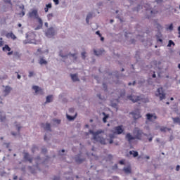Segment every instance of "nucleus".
<instances>
[{"label": "nucleus", "instance_id": "nucleus-1", "mask_svg": "<svg viewBox=\"0 0 180 180\" xmlns=\"http://www.w3.org/2000/svg\"><path fill=\"white\" fill-rule=\"evenodd\" d=\"M144 136H147V134L144 133L143 130L136 128L134 130V136L130 133H127L125 136V139L127 140L129 144H131L133 143V140L141 141L143 140V137H144Z\"/></svg>", "mask_w": 180, "mask_h": 180}, {"label": "nucleus", "instance_id": "nucleus-2", "mask_svg": "<svg viewBox=\"0 0 180 180\" xmlns=\"http://www.w3.org/2000/svg\"><path fill=\"white\" fill-rule=\"evenodd\" d=\"M101 133H103V131L98 130L96 132H94V131L89 130V134L94 136L93 140H94V141H98L101 144H106V139L99 135Z\"/></svg>", "mask_w": 180, "mask_h": 180}, {"label": "nucleus", "instance_id": "nucleus-3", "mask_svg": "<svg viewBox=\"0 0 180 180\" xmlns=\"http://www.w3.org/2000/svg\"><path fill=\"white\" fill-rule=\"evenodd\" d=\"M57 34V30L53 27H50L47 29L45 32V36L48 37V39H51V37H54Z\"/></svg>", "mask_w": 180, "mask_h": 180}, {"label": "nucleus", "instance_id": "nucleus-4", "mask_svg": "<svg viewBox=\"0 0 180 180\" xmlns=\"http://www.w3.org/2000/svg\"><path fill=\"white\" fill-rule=\"evenodd\" d=\"M158 32L155 34L157 41H160V43L162 44V34L161 33V29H162V25L160 23L157 24Z\"/></svg>", "mask_w": 180, "mask_h": 180}, {"label": "nucleus", "instance_id": "nucleus-5", "mask_svg": "<svg viewBox=\"0 0 180 180\" xmlns=\"http://www.w3.org/2000/svg\"><path fill=\"white\" fill-rule=\"evenodd\" d=\"M155 95L156 96L160 97V101H162V99H165V93H164L162 87L158 88L157 89Z\"/></svg>", "mask_w": 180, "mask_h": 180}, {"label": "nucleus", "instance_id": "nucleus-6", "mask_svg": "<svg viewBox=\"0 0 180 180\" xmlns=\"http://www.w3.org/2000/svg\"><path fill=\"white\" fill-rule=\"evenodd\" d=\"M77 53H73V54L70 53L68 55H64V54H63V51H61L59 53V56L60 57H62V58H68V56H70V57H72L73 61H77Z\"/></svg>", "mask_w": 180, "mask_h": 180}, {"label": "nucleus", "instance_id": "nucleus-7", "mask_svg": "<svg viewBox=\"0 0 180 180\" xmlns=\"http://www.w3.org/2000/svg\"><path fill=\"white\" fill-rule=\"evenodd\" d=\"M124 131V129H123V125H119L113 129V133L114 134H122Z\"/></svg>", "mask_w": 180, "mask_h": 180}, {"label": "nucleus", "instance_id": "nucleus-8", "mask_svg": "<svg viewBox=\"0 0 180 180\" xmlns=\"http://www.w3.org/2000/svg\"><path fill=\"white\" fill-rule=\"evenodd\" d=\"M130 115H132L134 120H137V119H140V117H141L140 110H136L134 112H130Z\"/></svg>", "mask_w": 180, "mask_h": 180}, {"label": "nucleus", "instance_id": "nucleus-9", "mask_svg": "<svg viewBox=\"0 0 180 180\" xmlns=\"http://www.w3.org/2000/svg\"><path fill=\"white\" fill-rule=\"evenodd\" d=\"M39 13L37 10H33L32 12L29 13V18H34L35 19L38 18Z\"/></svg>", "mask_w": 180, "mask_h": 180}, {"label": "nucleus", "instance_id": "nucleus-10", "mask_svg": "<svg viewBox=\"0 0 180 180\" xmlns=\"http://www.w3.org/2000/svg\"><path fill=\"white\" fill-rule=\"evenodd\" d=\"M146 117L147 120H149V122H154V120H157L156 115L150 113L146 114Z\"/></svg>", "mask_w": 180, "mask_h": 180}, {"label": "nucleus", "instance_id": "nucleus-11", "mask_svg": "<svg viewBox=\"0 0 180 180\" xmlns=\"http://www.w3.org/2000/svg\"><path fill=\"white\" fill-rule=\"evenodd\" d=\"M122 171L127 175H129V174H131V165H128L127 167H124L122 169Z\"/></svg>", "mask_w": 180, "mask_h": 180}, {"label": "nucleus", "instance_id": "nucleus-12", "mask_svg": "<svg viewBox=\"0 0 180 180\" xmlns=\"http://www.w3.org/2000/svg\"><path fill=\"white\" fill-rule=\"evenodd\" d=\"M128 99H129V101H132L134 102V103L135 102H139V101H140V97L139 96H127Z\"/></svg>", "mask_w": 180, "mask_h": 180}, {"label": "nucleus", "instance_id": "nucleus-13", "mask_svg": "<svg viewBox=\"0 0 180 180\" xmlns=\"http://www.w3.org/2000/svg\"><path fill=\"white\" fill-rule=\"evenodd\" d=\"M32 89L35 91V94H40V95H43V89L39 87V86H32Z\"/></svg>", "mask_w": 180, "mask_h": 180}, {"label": "nucleus", "instance_id": "nucleus-14", "mask_svg": "<svg viewBox=\"0 0 180 180\" xmlns=\"http://www.w3.org/2000/svg\"><path fill=\"white\" fill-rule=\"evenodd\" d=\"M41 127L43 129H44V130H47L49 131H51V128L50 124H49V123L41 124Z\"/></svg>", "mask_w": 180, "mask_h": 180}, {"label": "nucleus", "instance_id": "nucleus-15", "mask_svg": "<svg viewBox=\"0 0 180 180\" xmlns=\"http://www.w3.org/2000/svg\"><path fill=\"white\" fill-rule=\"evenodd\" d=\"M6 37H7V39H13V40H15L16 39V35H15L13 32H8L7 34H6Z\"/></svg>", "mask_w": 180, "mask_h": 180}, {"label": "nucleus", "instance_id": "nucleus-16", "mask_svg": "<svg viewBox=\"0 0 180 180\" xmlns=\"http://www.w3.org/2000/svg\"><path fill=\"white\" fill-rule=\"evenodd\" d=\"M70 77H71V79L74 82H77V81H79V79L78 78V75L77 74H70Z\"/></svg>", "mask_w": 180, "mask_h": 180}, {"label": "nucleus", "instance_id": "nucleus-17", "mask_svg": "<svg viewBox=\"0 0 180 180\" xmlns=\"http://www.w3.org/2000/svg\"><path fill=\"white\" fill-rule=\"evenodd\" d=\"M24 158L25 160H27L30 162H32V161H33V158H30V155H29V153H25Z\"/></svg>", "mask_w": 180, "mask_h": 180}, {"label": "nucleus", "instance_id": "nucleus-18", "mask_svg": "<svg viewBox=\"0 0 180 180\" xmlns=\"http://www.w3.org/2000/svg\"><path fill=\"white\" fill-rule=\"evenodd\" d=\"M94 53L95 54V56H102V54L103 53H105V51L104 50H98V51H96V50H94Z\"/></svg>", "mask_w": 180, "mask_h": 180}, {"label": "nucleus", "instance_id": "nucleus-19", "mask_svg": "<svg viewBox=\"0 0 180 180\" xmlns=\"http://www.w3.org/2000/svg\"><path fill=\"white\" fill-rule=\"evenodd\" d=\"M141 9H143V6L141 4H138L136 6V7H134L133 8V11H136V12H140V11H141Z\"/></svg>", "mask_w": 180, "mask_h": 180}, {"label": "nucleus", "instance_id": "nucleus-20", "mask_svg": "<svg viewBox=\"0 0 180 180\" xmlns=\"http://www.w3.org/2000/svg\"><path fill=\"white\" fill-rule=\"evenodd\" d=\"M13 60L14 61L16 60H19V58H20V53H19V52H15L13 53Z\"/></svg>", "mask_w": 180, "mask_h": 180}, {"label": "nucleus", "instance_id": "nucleus-21", "mask_svg": "<svg viewBox=\"0 0 180 180\" xmlns=\"http://www.w3.org/2000/svg\"><path fill=\"white\" fill-rule=\"evenodd\" d=\"M171 128H167L165 127H160V131H162L163 133L167 132V131H170Z\"/></svg>", "mask_w": 180, "mask_h": 180}, {"label": "nucleus", "instance_id": "nucleus-22", "mask_svg": "<svg viewBox=\"0 0 180 180\" xmlns=\"http://www.w3.org/2000/svg\"><path fill=\"white\" fill-rule=\"evenodd\" d=\"M129 154L131 155H133V157L136 158V157H138L139 156V152L137 151H134V150H130L129 151Z\"/></svg>", "mask_w": 180, "mask_h": 180}, {"label": "nucleus", "instance_id": "nucleus-23", "mask_svg": "<svg viewBox=\"0 0 180 180\" xmlns=\"http://www.w3.org/2000/svg\"><path fill=\"white\" fill-rule=\"evenodd\" d=\"M53 101V96L52 95H49L48 96H46V103H50V102Z\"/></svg>", "mask_w": 180, "mask_h": 180}, {"label": "nucleus", "instance_id": "nucleus-24", "mask_svg": "<svg viewBox=\"0 0 180 180\" xmlns=\"http://www.w3.org/2000/svg\"><path fill=\"white\" fill-rule=\"evenodd\" d=\"M12 91V88H11L9 86H6L4 90L5 94H8L9 92Z\"/></svg>", "mask_w": 180, "mask_h": 180}, {"label": "nucleus", "instance_id": "nucleus-25", "mask_svg": "<svg viewBox=\"0 0 180 180\" xmlns=\"http://www.w3.org/2000/svg\"><path fill=\"white\" fill-rule=\"evenodd\" d=\"M104 117L103 118V123H106V120L109 118V115H106V113L103 112Z\"/></svg>", "mask_w": 180, "mask_h": 180}, {"label": "nucleus", "instance_id": "nucleus-26", "mask_svg": "<svg viewBox=\"0 0 180 180\" xmlns=\"http://www.w3.org/2000/svg\"><path fill=\"white\" fill-rule=\"evenodd\" d=\"M39 64H40L41 65H43V64L46 65V64H47V61H46V60H44V58H41L39 59Z\"/></svg>", "mask_w": 180, "mask_h": 180}, {"label": "nucleus", "instance_id": "nucleus-27", "mask_svg": "<svg viewBox=\"0 0 180 180\" xmlns=\"http://www.w3.org/2000/svg\"><path fill=\"white\" fill-rule=\"evenodd\" d=\"M76 117H77V114H75V116L68 115L67 114V118L68 119V120H74V119H75Z\"/></svg>", "mask_w": 180, "mask_h": 180}, {"label": "nucleus", "instance_id": "nucleus-28", "mask_svg": "<svg viewBox=\"0 0 180 180\" xmlns=\"http://www.w3.org/2000/svg\"><path fill=\"white\" fill-rule=\"evenodd\" d=\"M174 123H179L180 124V118L179 117H173L172 118Z\"/></svg>", "mask_w": 180, "mask_h": 180}, {"label": "nucleus", "instance_id": "nucleus-29", "mask_svg": "<svg viewBox=\"0 0 180 180\" xmlns=\"http://www.w3.org/2000/svg\"><path fill=\"white\" fill-rule=\"evenodd\" d=\"M75 161L76 162H77V164H81L83 161H85V159H81L79 158H77Z\"/></svg>", "mask_w": 180, "mask_h": 180}, {"label": "nucleus", "instance_id": "nucleus-30", "mask_svg": "<svg viewBox=\"0 0 180 180\" xmlns=\"http://www.w3.org/2000/svg\"><path fill=\"white\" fill-rule=\"evenodd\" d=\"M136 39L138 40H141V41H142V43L144 41V37L143 36H141V35H138L136 37Z\"/></svg>", "mask_w": 180, "mask_h": 180}, {"label": "nucleus", "instance_id": "nucleus-31", "mask_svg": "<svg viewBox=\"0 0 180 180\" xmlns=\"http://www.w3.org/2000/svg\"><path fill=\"white\" fill-rule=\"evenodd\" d=\"M3 51H11V47L9 46H5L3 47Z\"/></svg>", "mask_w": 180, "mask_h": 180}, {"label": "nucleus", "instance_id": "nucleus-32", "mask_svg": "<svg viewBox=\"0 0 180 180\" xmlns=\"http://www.w3.org/2000/svg\"><path fill=\"white\" fill-rule=\"evenodd\" d=\"M167 30H171V31L174 30V24H173V23H171V24L168 26V27L167 28Z\"/></svg>", "mask_w": 180, "mask_h": 180}, {"label": "nucleus", "instance_id": "nucleus-33", "mask_svg": "<svg viewBox=\"0 0 180 180\" xmlns=\"http://www.w3.org/2000/svg\"><path fill=\"white\" fill-rule=\"evenodd\" d=\"M20 18H23L25 15H26L25 11H22L20 13H18Z\"/></svg>", "mask_w": 180, "mask_h": 180}, {"label": "nucleus", "instance_id": "nucleus-34", "mask_svg": "<svg viewBox=\"0 0 180 180\" xmlns=\"http://www.w3.org/2000/svg\"><path fill=\"white\" fill-rule=\"evenodd\" d=\"M81 56H82V58L83 60H85V58H86V52L85 51L82 52Z\"/></svg>", "mask_w": 180, "mask_h": 180}, {"label": "nucleus", "instance_id": "nucleus-35", "mask_svg": "<svg viewBox=\"0 0 180 180\" xmlns=\"http://www.w3.org/2000/svg\"><path fill=\"white\" fill-rule=\"evenodd\" d=\"M93 16H94V14L92 13H89L86 18L87 19H92Z\"/></svg>", "mask_w": 180, "mask_h": 180}, {"label": "nucleus", "instance_id": "nucleus-36", "mask_svg": "<svg viewBox=\"0 0 180 180\" xmlns=\"http://www.w3.org/2000/svg\"><path fill=\"white\" fill-rule=\"evenodd\" d=\"M43 27V25L39 24L35 28L34 30H40Z\"/></svg>", "mask_w": 180, "mask_h": 180}, {"label": "nucleus", "instance_id": "nucleus-37", "mask_svg": "<svg viewBox=\"0 0 180 180\" xmlns=\"http://www.w3.org/2000/svg\"><path fill=\"white\" fill-rule=\"evenodd\" d=\"M0 120L1 122H5V120H6V117L5 115L2 116V115L0 114Z\"/></svg>", "mask_w": 180, "mask_h": 180}, {"label": "nucleus", "instance_id": "nucleus-38", "mask_svg": "<svg viewBox=\"0 0 180 180\" xmlns=\"http://www.w3.org/2000/svg\"><path fill=\"white\" fill-rule=\"evenodd\" d=\"M53 16H54V15L53 14V13L48 14V15H47L48 20H51V18H53Z\"/></svg>", "mask_w": 180, "mask_h": 180}, {"label": "nucleus", "instance_id": "nucleus-39", "mask_svg": "<svg viewBox=\"0 0 180 180\" xmlns=\"http://www.w3.org/2000/svg\"><path fill=\"white\" fill-rule=\"evenodd\" d=\"M167 46H175V42L172 40H169Z\"/></svg>", "mask_w": 180, "mask_h": 180}, {"label": "nucleus", "instance_id": "nucleus-40", "mask_svg": "<svg viewBox=\"0 0 180 180\" xmlns=\"http://www.w3.org/2000/svg\"><path fill=\"white\" fill-rule=\"evenodd\" d=\"M36 19H37L39 25H43V20H41V18H39V15H38V18H37Z\"/></svg>", "mask_w": 180, "mask_h": 180}, {"label": "nucleus", "instance_id": "nucleus-41", "mask_svg": "<svg viewBox=\"0 0 180 180\" xmlns=\"http://www.w3.org/2000/svg\"><path fill=\"white\" fill-rule=\"evenodd\" d=\"M46 8H48V9H51V8H53V5L51 4V3H49L48 4H46Z\"/></svg>", "mask_w": 180, "mask_h": 180}, {"label": "nucleus", "instance_id": "nucleus-42", "mask_svg": "<svg viewBox=\"0 0 180 180\" xmlns=\"http://www.w3.org/2000/svg\"><path fill=\"white\" fill-rule=\"evenodd\" d=\"M33 75H34V72H33V71H30V72H29V75H28V77H29L30 78H32V77H33Z\"/></svg>", "mask_w": 180, "mask_h": 180}, {"label": "nucleus", "instance_id": "nucleus-43", "mask_svg": "<svg viewBox=\"0 0 180 180\" xmlns=\"http://www.w3.org/2000/svg\"><path fill=\"white\" fill-rule=\"evenodd\" d=\"M129 43H130V44H136V39H131L129 40Z\"/></svg>", "mask_w": 180, "mask_h": 180}, {"label": "nucleus", "instance_id": "nucleus-44", "mask_svg": "<svg viewBox=\"0 0 180 180\" xmlns=\"http://www.w3.org/2000/svg\"><path fill=\"white\" fill-rule=\"evenodd\" d=\"M4 2L5 4H9L10 5H12V0H4Z\"/></svg>", "mask_w": 180, "mask_h": 180}, {"label": "nucleus", "instance_id": "nucleus-45", "mask_svg": "<svg viewBox=\"0 0 180 180\" xmlns=\"http://www.w3.org/2000/svg\"><path fill=\"white\" fill-rule=\"evenodd\" d=\"M36 150H39V148H37L36 146H34L32 148V153H34V151H36Z\"/></svg>", "mask_w": 180, "mask_h": 180}, {"label": "nucleus", "instance_id": "nucleus-46", "mask_svg": "<svg viewBox=\"0 0 180 180\" xmlns=\"http://www.w3.org/2000/svg\"><path fill=\"white\" fill-rule=\"evenodd\" d=\"M19 9H21L22 11H25V5L21 4L20 6H19Z\"/></svg>", "mask_w": 180, "mask_h": 180}, {"label": "nucleus", "instance_id": "nucleus-47", "mask_svg": "<svg viewBox=\"0 0 180 180\" xmlns=\"http://www.w3.org/2000/svg\"><path fill=\"white\" fill-rule=\"evenodd\" d=\"M15 127H16V129H17V130L19 133V131H20V124H16Z\"/></svg>", "mask_w": 180, "mask_h": 180}, {"label": "nucleus", "instance_id": "nucleus-48", "mask_svg": "<svg viewBox=\"0 0 180 180\" xmlns=\"http://www.w3.org/2000/svg\"><path fill=\"white\" fill-rule=\"evenodd\" d=\"M55 5H58L60 4V0H53Z\"/></svg>", "mask_w": 180, "mask_h": 180}, {"label": "nucleus", "instance_id": "nucleus-49", "mask_svg": "<svg viewBox=\"0 0 180 180\" xmlns=\"http://www.w3.org/2000/svg\"><path fill=\"white\" fill-rule=\"evenodd\" d=\"M96 34H97V36H98V37H100L101 36H102V34H101V31H96Z\"/></svg>", "mask_w": 180, "mask_h": 180}, {"label": "nucleus", "instance_id": "nucleus-50", "mask_svg": "<svg viewBox=\"0 0 180 180\" xmlns=\"http://www.w3.org/2000/svg\"><path fill=\"white\" fill-rule=\"evenodd\" d=\"M164 0H155V2H156L157 4H162V1Z\"/></svg>", "mask_w": 180, "mask_h": 180}, {"label": "nucleus", "instance_id": "nucleus-51", "mask_svg": "<svg viewBox=\"0 0 180 180\" xmlns=\"http://www.w3.org/2000/svg\"><path fill=\"white\" fill-rule=\"evenodd\" d=\"M4 39L0 38V46H4Z\"/></svg>", "mask_w": 180, "mask_h": 180}, {"label": "nucleus", "instance_id": "nucleus-52", "mask_svg": "<svg viewBox=\"0 0 180 180\" xmlns=\"http://www.w3.org/2000/svg\"><path fill=\"white\" fill-rule=\"evenodd\" d=\"M119 164H120V165H124V160H120Z\"/></svg>", "mask_w": 180, "mask_h": 180}, {"label": "nucleus", "instance_id": "nucleus-53", "mask_svg": "<svg viewBox=\"0 0 180 180\" xmlns=\"http://www.w3.org/2000/svg\"><path fill=\"white\" fill-rule=\"evenodd\" d=\"M100 37L101 41H105V37H102V35H101V37Z\"/></svg>", "mask_w": 180, "mask_h": 180}, {"label": "nucleus", "instance_id": "nucleus-54", "mask_svg": "<svg viewBox=\"0 0 180 180\" xmlns=\"http://www.w3.org/2000/svg\"><path fill=\"white\" fill-rule=\"evenodd\" d=\"M97 96H98V98H99V99H101L102 101H103V99H105V98H104V97H102V96H101V94H98Z\"/></svg>", "mask_w": 180, "mask_h": 180}, {"label": "nucleus", "instance_id": "nucleus-55", "mask_svg": "<svg viewBox=\"0 0 180 180\" xmlns=\"http://www.w3.org/2000/svg\"><path fill=\"white\" fill-rule=\"evenodd\" d=\"M178 32H179V39H180V26L178 27Z\"/></svg>", "mask_w": 180, "mask_h": 180}, {"label": "nucleus", "instance_id": "nucleus-56", "mask_svg": "<svg viewBox=\"0 0 180 180\" xmlns=\"http://www.w3.org/2000/svg\"><path fill=\"white\" fill-rule=\"evenodd\" d=\"M179 169H180V166H179V165H177V166L176 167V171H179Z\"/></svg>", "mask_w": 180, "mask_h": 180}, {"label": "nucleus", "instance_id": "nucleus-57", "mask_svg": "<svg viewBox=\"0 0 180 180\" xmlns=\"http://www.w3.org/2000/svg\"><path fill=\"white\" fill-rule=\"evenodd\" d=\"M44 11L46 13H47V12H49V8L47 7L44 8Z\"/></svg>", "mask_w": 180, "mask_h": 180}, {"label": "nucleus", "instance_id": "nucleus-58", "mask_svg": "<svg viewBox=\"0 0 180 180\" xmlns=\"http://www.w3.org/2000/svg\"><path fill=\"white\" fill-rule=\"evenodd\" d=\"M41 153H47V149L43 148Z\"/></svg>", "mask_w": 180, "mask_h": 180}, {"label": "nucleus", "instance_id": "nucleus-59", "mask_svg": "<svg viewBox=\"0 0 180 180\" xmlns=\"http://www.w3.org/2000/svg\"><path fill=\"white\" fill-rule=\"evenodd\" d=\"M98 6H102V5H103V3L102 2H99L97 4Z\"/></svg>", "mask_w": 180, "mask_h": 180}, {"label": "nucleus", "instance_id": "nucleus-60", "mask_svg": "<svg viewBox=\"0 0 180 180\" xmlns=\"http://www.w3.org/2000/svg\"><path fill=\"white\" fill-rule=\"evenodd\" d=\"M86 22L87 23V25H89V18H86Z\"/></svg>", "mask_w": 180, "mask_h": 180}, {"label": "nucleus", "instance_id": "nucleus-61", "mask_svg": "<svg viewBox=\"0 0 180 180\" xmlns=\"http://www.w3.org/2000/svg\"><path fill=\"white\" fill-rule=\"evenodd\" d=\"M53 180H60V177H58V176H55V177L53 178Z\"/></svg>", "mask_w": 180, "mask_h": 180}, {"label": "nucleus", "instance_id": "nucleus-62", "mask_svg": "<svg viewBox=\"0 0 180 180\" xmlns=\"http://www.w3.org/2000/svg\"><path fill=\"white\" fill-rule=\"evenodd\" d=\"M69 112H70V113H72V112H74V108H70V109H69Z\"/></svg>", "mask_w": 180, "mask_h": 180}, {"label": "nucleus", "instance_id": "nucleus-63", "mask_svg": "<svg viewBox=\"0 0 180 180\" xmlns=\"http://www.w3.org/2000/svg\"><path fill=\"white\" fill-rule=\"evenodd\" d=\"M44 26H45L46 27H49V22H45V23H44Z\"/></svg>", "mask_w": 180, "mask_h": 180}, {"label": "nucleus", "instance_id": "nucleus-64", "mask_svg": "<svg viewBox=\"0 0 180 180\" xmlns=\"http://www.w3.org/2000/svg\"><path fill=\"white\" fill-rule=\"evenodd\" d=\"M113 22H115V20L113 19L110 20V23H113Z\"/></svg>", "mask_w": 180, "mask_h": 180}]
</instances>
